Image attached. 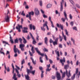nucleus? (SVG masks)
Here are the masks:
<instances>
[{
    "mask_svg": "<svg viewBox=\"0 0 80 80\" xmlns=\"http://www.w3.org/2000/svg\"><path fill=\"white\" fill-rule=\"evenodd\" d=\"M10 18H11L10 17V13L9 12V11L8 10L7 15L6 16L5 18V21H6L7 22H9Z\"/></svg>",
    "mask_w": 80,
    "mask_h": 80,
    "instance_id": "obj_1",
    "label": "nucleus"
},
{
    "mask_svg": "<svg viewBox=\"0 0 80 80\" xmlns=\"http://www.w3.org/2000/svg\"><path fill=\"white\" fill-rule=\"evenodd\" d=\"M76 73L75 74H74L73 75V76L71 77V79L72 80H73L75 77V75L77 74L78 76V78H79V76L80 75V72H78V68H77L76 69Z\"/></svg>",
    "mask_w": 80,
    "mask_h": 80,
    "instance_id": "obj_2",
    "label": "nucleus"
},
{
    "mask_svg": "<svg viewBox=\"0 0 80 80\" xmlns=\"http://www.w3.org/2000/svg\"><path fill=\"white\" fill-rule=\"evenodd\" d=\"M54 40H55V41H53V45H58V38H57L56 39H55V37L52 36Z\"/></svg>",
    "mask_w": 80,
    "mask_h": 80,
    "instance_id": "obj_3",
    "label": "nucleus"
},
{
    "mask_svg": "<svg viewBox=\"0 0 80 80\" xmlns=\"http://www.w3.org/2000/svg\"><path fill=\"white\" fill-rule=\"evenodd\" d=\"M34 15V12L33 11H32L29 12L28 14H27L26 15V17H29V18L30 20H31V15Z\"/></svg>",
    "mask_w": 80,
    "mask_h": 80,
    "instance_id": "obj_4",
    "label": "nucleus"
},
{
    "mask_svg": "<svg viewBox=\"0 0 80 80\" xmlns=\"http://www.w3.org/2000/svg\"><path fill=\"white\" fill-rule=\"evenodd\" d=\"M16 28L18 30V31L19 32H21V30H20L21 28L22 29H23L22 25H20L19 24L18 25V26H16Z\"/></svg>",
    "mask_w": 80,
    "mask_h": 80,
    "instance_id": "obj_5",
    "label": "nucleus"
},
{
    "mask_svg": "<svg viewBox=\"0 0 80 80\" xmlns=\"http://www.w3.org/2000/svg\"><path fill=\"white\" fill-rule=\"evenodd\" d=\"M34 12L36 15H40V11L38 8H35L34 10Z\"/></svg>",
    "mask_w": 80,
    "mask_h": 80,
    "instance_id": "obj_6",
    "label": "nucleus"
},
{
    "mask_svg": "<svg viewBox=\"0 0 80 80\" xmlns=\"http://www.w3.org/2000/svg\"><path fill=\"white\" fill-rule=\"evenodd\" d=\"M25 44H20L19 47L21 48L22 51H25V49H24V47H25Z\"/></svg>",
    "mask_w": 80,
    "mask_h": 80,
    "instance_id": "obj_7",
    "label": "nucleus"
},
{
    "mask_svg": "<svg viewBox=\"0 0 80 80\" xmlns=\"http://www.w3.org/2000/svg\"><path fill=\"white\" fill-rule=\"evenodd\" d=\"M57 78L58 80H60L61 79V76H60V73L58 72H56Z\"/></svg>",
    "mask_w": 80,
    "mask_h": 80,
    "instance_id": "obj_8",
    "label": "nucleus"
},
{
    "mask_svg": "<svg viewBox=\"0 0 80 80\" xmlns=\"http://www.w3.org/2000/svg\"><path fill=\"white\" fill-rule=\"evenodd\" d=\"M29 27L30 28V30H32V28L33 30H35L36 28L35 26L34 25H32V24H30L29 25Z\"/></svg>",
    "mask_w": 80,
    "mask_h": 80,
    "instance_id": "obj_9",
    "label": "nucleus"
},
{
    "mask_svg": "<svg viewBox=\"0 0 80 80\" xmlns=\"http://www.w3.org/2000/svg\"><path fill=\"white\" fill-rule=\"evenodd\" d=\"M27 72L28 74L29 73H32L33 75H34L35 72V70H34V71H31V70L27 69Z\"/></svg>",
    "mask_w": 80,
    "mask_h": 80,
    "instance_id": "obj_10",
    "label": "nucleus"
},
{
    "mask_svg": "<svg viewBox=\"0 0 80 80\" xmlns=\"http://www.w3.org/2000/svg\"><path fill=\"white\" fill-rule=\"evenodd\" d=\"M29 34H30L32 39H33V43L34 45H35L36 43H37V42L34 39V38H33V35H32V33L31 32H29Z\"/></svg>",
    "mask_w": 80,
    "mask_h": 80,
    "instance_id": "obj_11",
    "label": "nucleus"
},
{
    "mask_svg": "<svg viewBox=\"0 0 80 80\" xmlns=\"http://www.w3.org/2000/svg\"><path fill=\"white\" fill-rule=\"evenodd\" d=\"M62 2H61V8H60V10L61 12L63 11V3L64 2V0H62Z\"/></svg>",
    "mask_w": 80,
    "mask_h": 80,
    "instance_id": "obj_12",
    "label": "nucleus"
},
{
    "mask_svg": "<svg viewBox=\"0 0 80 80\" xmlns=\"http://www.w3.org/2000/svg\"><path fill=\"white\" fill-rule=\"evenodd\" d=\"M60 61L61 63L62 64V65L63 66V65H64V62H65V57L63 58V59H60Z\"/></svg>",
    "mask_w": 80,
    "mask_h": 80,
    "instance_id": "obj_13",
    "label": "nucleus"
},
{
    "mask_svg": "<svg viewBox=\"0 0 80 80\" xmlns=\"http://www.w3.org/2000/svg\"><path fill=\"white\" fill-rule=\"evenodd\" d=\"M47 24H48V22H47V21H46L45 22V23H44L43 24V27H45L46 26L48 30H49V28H48V26H47Z\"/></svg>",
    "mask_w": 80,
    "mask_h": 80,
    "instance_id": "obj_14",
    "label": "nucleus"
},
{
    "mask_svg": "<svg viewBox=\"0 0 80 80\" xmlns=\"http://www.w3.org/2000/svg\"><path fill=\"white\" fill-rule=\"evenodd\" d=\"M15 70L16 72L17 73V75L19 77V78H20L21 77V74H19V72H18V70L16 68Z\"/></svg>",
    "mask_w": 80,
    "mask_h": 80,
    "instance_id": "obj_15",
    "label": "nucleus"
},
{
    "mask_svg": "<svg viewBox=\"0 0 80 80\" xmlns=\"http://www.w3.org/2000/svg\"><path fill=\"white\" fill-rule=\"evenodd\" d=\"M66 75L68 77H70V76H71V74H70V70H69V71L68 74V71L66 69Z\"/></svg>",
    "mask_w": 80,
    "mask_h": 80,
    "instance_id": "obj_16",
    "label": "nucleus"
},
{
    "mask_svg": "<svg viewBox=\"0 0 80 80\" xmlns=\"http://www.w3.org/2000/svg\"><path fill=\"white\" fill-rule=\"evenodd\" d=\"M52 7V4L49 3L47 4L46 6V8H51Z\"/></svg>",
    "mask_w": 80,
    "mask_h": 80,
    "instance_id": "obj_17",
    "label": "nucleus"
},
{
    "mask_svg": "<svg viewBox=\"0 0 80 80\" xmlns=\"http://www.w3.org/2000/svg\"><path fill=\"white\" fill-rule=\"evenodd\" d=\"M62 35L63 37L64 38V39L65 40V41H67V36L65 35H64V34H63V32H62Z\"/></svg>",
    "mask_w": 80,
    "mask_h": 80,
    "instance_id": "obj_18",
    "label": "nucleus"
},
{
    "mask_svg": "<svg viewBox=\"0 0 80 80\" xmlns=\"http://www.w3.org/2000/svg\"><path fill=\"white\" fill-rule=\"evenodd\" d=\"M10 35V41L11 42V43H13V39H12V36H11V35L10 34H9Z\"/></svg>",
    "mask_w": 80,
    "mask_h": 80,
    "instance_id": "obj_19",
    "label": "nucleus"
},
{
    "mask_svg": "<svg viewBox=\"0 0 80 80\" xmlns=\"http://www.w3.org/2000/svg\"><path fill=\"white\" fill-rule=\"evenodd\" d=\"M64 15L66 18L65 19H66L67 20H68V18L67 17V13H66V11H64Z\"/></svg>",
    "mask_w": 80,
    "mask_h": 80,
    "instance_id": "obj_20",
    "label": "nucleus"
},
{
    "mask_svg": "<svg viewBox=\"0 0 80 80\" xmlns=\"http://www.w3.org/2000/svg\"><path fill=\"white\" fill-rule=\"evenodd\" d=\"M13 79H14V80H17V78H16V73H15L13 77Z\"/></svg>",
    "mask_w": 80,
    "mask_h": 80,
    "instance_id": "obj_21",
    "label": "nucleus"
},
{
    "mask_svg": "<svg viewBox=\"0 0 80 80\" xmlns=\"http://www.w3.org/2000/svg\"><path fill=\"white\" fill-rule=\"evenodd\" d=\"M31 59L32 60V62L33 64L34 65L36 64V62L34 61V60L33 59V58L32 57H31Z\"/></svg>",
    "mask_w": 80,
    "mask_h": 80,
    "instance_id": "obj_22",
    "label": "nucleus"
},
{
    "mask_svg": "<svg viewBox=\"0 0 80 80\" xmlns=\"http://www.w3.org/2000/svg\"><path fill=\"white\" fill-rule=\"evenodd\" d=\"M55 52L56 55H57L58 57H60V54H59V51H58L57 50H55Z\"/></svg>",
    "mask_w": 80,
    "mask_h": 80,
    "instance_id": "obj_23",
    "label": "nucleus"
},
{
    "mask_svg": "<svg viewBox=\"0 0 80 80\" xmlns=\"http://www.w3.org/2000/svg\"><path fill=\"white\" fill-rule=\"evenodd\" d=\"M24 41H23V43H24L25 44V43H26L27 42V40H26V39H25L24 38V37H22Z\"/></svg>",
    "mask_w": 80,
    "mask_h": 80,
    "instance_id": "obj_24",
    "label": "nucleus"
},
{
    "mask_svg": "<svg viewBox=\"0 0 80 80\" xmlns=\"http://www.w3.org/2000/svg\"><path fill=\"white\" fill-rule=\"evenodd\" d=\"M68 67H69V65L68 64L64 66L65 69H67Z\"/></svg>",
    "mask_w": 80,
    "mask_h": 80,
    "instance_id": "obj_25",
    "label": "nucleus"
},
{
    "mask_svg": "<svg viewBox=\"0 0 80 80\" xmlns=\"http://www.w3.org/2000/svg\"><path fill=\"white\" fill-rule=\"evenodd\" d=\"M47 42H48V39H47V38L46 37L45 38V42L46 44L47 45Z\"/></svg>",
    "mask_w": 80,
    "mask_h": 80,
    "instance_id": "obj_26",
    "label": "nucleus"
},
{
    "mask_svg": "<svg viewBox=\"0 0 80 80\" xmlns=\"http://www.w3.org/2000/svg\"><path fill=\"white\" fill-rule=\"evenodd\" d=\"M25 77L27 80H28L30 78V77L28 76V75H25Z\"/></svg>",
    "mask_w": 80,
    "mask_h": 80,
    "instance_id": "obj_27",
    "label": "nucleus"
},
{
    "mask_svg": "<svg viewBox=\"0 0 80 80\" xmlns=\"http://www.w3.org/2000/svg\"><path fill=\"white\" fill-rule=\"evenodd\" d=\"M35 50L38 53L40 52L38 50V49L37 48H35Z\"/></svg>",
    "mask_w": 80,
    "mask_h": 80,
    "instance_id": "obj_28",
    "label": "nucleus"
},
{
    "mask_svg": "<svg viewBox=\"0 0 80 80\" xmlns=\"http://www.w3.org/2000/svg\"><path fill=\"white\" fill-rule=\"evenodd\" d=\"M65 31L66 32V35H67V36H69V35H68V31H67V29H65Z\"/></svg>",
    "mask_w": 80,
    "mask_h": 80,
    "instance_id": "obj_29",
    "label": "nucleus"
},
{
    "mask_svg": "<svg viewBox=\"0 0 80 80\" xmlns=\"http://www.w3.org/2000/svg\"><path fill=\"white\" fill-rule=\"evenodd\" d=\"M59 37L60 42H62L63 38L62 37H61V36H60V35H59Z\"/></svg>",
    "mask_w": 80,
    "mask_h": 80,
    "instance_id": "obj_30",
    "label": "nucleus"
},
{
    "mask_svg": "<svg viewBox=\"0 0 80 80\" xmlns=\"http://www.w3.org/2000/svg\"><path fill=\"white\" fill-rule=\"evenodd\" d=\"M12 67L13 68V72H12V73H14V71L15 70V68H14V66H13V64L12 63Z\"/></svg>",
    "mask_w": 80,
    "mask_h": 80,
    "instance_id": "obj_31",
    "label": "nucleus"
},
{
    "mask_svg": "<svg viewBox=\"0 0 80 80\" xmlns=\"http://www.w3.org/2000/svg\"><path fill=\"white\" fill-rule=\"evenodd\" d=\"M72 29L74 30H76V31H77V27L75 26L73 27Z\"/></svg>",
    "mask_w": 80,
    "mask_h": 80,
    "instance_id": "obj_32",
    "label": "nucleus"
},
{
    "mask_svg": "<svg viewBox=\"0 0 80 80\" xmlns=\"http://www.w3.org/2000/svg\"><path fill=\"white\" fill-rule=\"evenodd\" d=\"M39 5L41 7H42V5H43V3H42V1H39Z\"/></svg>",
    "mask_w": 80,
    "mask_h": 80,
    "instance_id": "obj_33",
    "label": "nucleus"
},
{
    "mask_svg": "<svg viewBox=\"0 0 80 80\" xmlns=\"http://www.w3.org/2000/svg\"><path fill=\"white\" fill-rule=\"evenodd\" d=\"M33 48H34L32 46L31 48V51H32V53H35V51H34V50L33 49Z\"/></svg>",
    "mask_w": 80,
    "mask_h": 80,
    "instance_id": "obj_34",
    "label": "nucleus"
},
{
    "mask_svg": "<svg viewBox=\"0 0 80 80\" xmlns=\"http://www.w3.org/2000/svg\"><path fill=\"white\" fill-rule=\"evenodd\" d=\"M65 72H64L62 74V78H65Z\"/></svg>",
    "mask_w": 80,
    "mask_h": 80,
    "instance_id": "obj_35",
    "label": "nucleus"
},
{
    "mask_svg": "<svg viewBox=\"0 0 80 80\" xmlns=\"http://www.w3.org/2000/svg\"><path fill=\"white\" fill-rule=\"evenodd\" d=\"M15 43H18V38H17L16 39L14 40Z\"/></svg>",
    "mask_w": 80,
    "mask_h": 80,
    "instance_id": "obj_36",
    "label": "nucleus"
},
{
    "mask_svg": "<svg viewBox=\"0 0 80 80\" xmlns=\"http://www.w3.org/2000/svg\"><path fill=\"white\" fill-rule=\"evenodd\" d=\"M16 45L14 46V53H17V51H16Z\"/></svg>",
    "mask_w": 80,
    "mask_h": 80,
    "instance_id": "obj_37",
    "label": "nucleus"
},
{
    "mask_svg": "<svg viewBox=\"0 0 80 80\" xmlns=\"http://www.w3.org/2000/svg\"><path fill=\"white\" fill-rule=\"evenodd\" d=\"M2 43H3V44H7L8 45H9V44H8V43L6 41H2Z\"/></svg>",
    "mask_w": 80,
    "mask_h": 80,
    "instance_id": "obj_38",
    "label": "nucleus"
},
{
    "mask_svg": "<svg viewBox=\"0 0 80 80\" xmlns=\"http://www.w3.org/2000/svg\"><path fill=\"white\" fill-rule=\"evenodd\" d=\"M74 24V23L73 21H72L70 22V25L73 27V24Z\"/></svg>",
    "mask_w": 80,
    "mask_h": 80,
    "instance_id": "obj_39",
    "label": "nucleus"
},
{
    "mask_svg": "<svg viewBox=\"0 0 80 80\" xmlns=\"http://www.w3.org/2000/svg\"><path fill=\"white\" fill-rule=\"evenodd\" d=\"M71 40L72 42H73V44H74V45H75V40L73 39V38H71Z\"/></svg>",
    "mask_w": 80,
    "mask_h": 80,
    "instance_id": "obj_40",
    "label": "nucleus"
},
{
    "mask_svg": "<svg viewBox=\"0 0 80 80\" xmlns=\"http://www.w3.org/2000/svg\"><path fill=\"white\" fill-rule=\"evenodd\" d=\"M46 72H50L51 70H52L51 68L49 69V68H47L46 69Z\"/></svg>",
    "mask_w": 80,
    "mask_h": 80,
    "instance_id": "obj_41",
    "label": "nucleus"
},
{
    "mask_svg": "<svg viewBox=\"0 0 80 80\" xmlns=\"http://www.w3.org/2000/svg\"><path fill=\"white\" fill-rule=\"evenodd\" d=\"M40 60L41 63H43V60H42V57H40Z\"/></svg>",
    "mask_w": 80,
    "mask_h": 80,
    "instance_id": "obj_42",
    "label": "nucleus"
},
{
    "mask_svg": "<svg viewBox=\"0 0 80 80\" xmlns=\"http://www.w3.org/2000/svg\"><path fill=\"white\" fill-rule=\"evenodd\" d=\"M69 2L72 4V5H74V3L73 1L72 0H69Z\"/></svg>",
    "mask_w": 80,
    "mask_h": 80,
    "instance_id": "obj_43",
    "label": "nucleus"
},
{
    "mask_svg": "<svg viewBox=\"0 0 80 80\" xmlns=\"http://www.w3.org/2000/svg\"><path fill=\"white\" fill-rule=\"evenodd\" d=\"M21 14L22 15H23V16H25V14L24 13V11H22V13H21Z\"/></svg>",
    "mask_w": 80,
    "mask_h": 80,
    "instance_id": "obj_44",
    "label": "nucleus"
},
{
    "mask_svg": "<svg viewBox=\"0 0 80 80\" xmlns=\"http://www.w3.org/2000/svg\"><path fill=\"white\" fill-rule=\"evenodd\" d=\"M62 25L61 24H58V23L57 24V26L59 28H60L61 26Z\"/></svg>",
    "mask_w": 80,
    "mask_h": 80,
    "instance_id": "obj_45",
    "label": "nucleus"
},
{
    "mask_svg": "<svg viewBox=\"0 0 80 80\" xmlns=\"http://www.w3.org/2000/svg\"><path fill=\"white\" fill-rule=\"evenodd\" d=\"M66 19L65 18H61V20L63 21V22L64 23Z\"/></svg>",
    "mask_w": 80,
    "mask_h": 80,
    "instance_id": "obj_46",
    "label": "nucleus"
},
{
    "mask_svg": "<svg viewBox=\"0 0 80 80\" xmlns=\"http://www.w3.org/2000/svg\"><path fill=\"white\" fill-rule=\"evenodd\" d=\"M44 27L43 26V28H42V27H41V30H42V31H45V28H44Z\"/></svg>",
    "mask_w": 80,
    "mask_h": 80,
    "instance_id": "obj_47",
    "label": "nucleus"
},
{
    "mask_svg": "<svg viewBox=\"0 0 80 80\" xmlns=\"http://www.w3.org/2000/svg\"><path fill=\"white\" fill-rule=\"evenodd\" d=\"M23 5L24 6H26V5H27V2L25 1H24L23 3Z\"/></svg>",
    "mask_w": 80,
    "mask_h": 80,
    "instance_id": "obj_48",
    "label": "nucleus"
},
{
    "mask_svg": "<svg viewBox=\"0 0 80 80\" xmlns=\"http://www.w3.org/2000/svg\"><path fill=\"white\" fill-rule=\"evenodd\" d=\"M43 51L44 52H48V49L46 48H44L43 49Z\"/></svg>",
    "mask_w": 80,
    "mask_h": 80,
    "instance_id": "obj_49",
    "label": "nucleus"
},
{
    "mask_svg": "<svg viewBox=\"0 0 80 80\" xmlns=\"http://www.w3.org/2000/svg\"><path fill=\"white\" fill-rule=\"evenodd\" d=\"M38 54H39V55H41L42 57H43V56H44V54L43 53H42L40 52L38 53Z\"/></svg>",
    "mask_w": 80,
    "mask_h": 80,
    "instance_id": "obj_50",
    "label": "nucleus"
},
{
    "mask_svg": "<svg viewBox=\"0 0 80 80\" xmlns=\"http://www.w3.org/2000/svg\"><path fill=\"white\" fill-rule=\"evenodd\" d=\"M16 52H18V53H20V51H19V50H18V48H16Z\"/></svg>",
    "mask_w": 80,
    "mask_h": 80,
    "instance_id": "obj_51",
    "label": "nucleus"
},
{
    "mask_svg": "<svg viewBox=\"0 0 80 80\" xmlns=\"http://www.w3.org/2000/svg\"><path fill=\"white\" fill-rule=\"evenodd\" d=\"M69 18L70 19H71H71H72L73 18V17H72V14H69Z\"/></svg>",
    "mask_w": 80,
    "mask_h": 80,
    "instance_id": "obj_52",
    "label": "nucleus"
},
{
    "mask_svg": "<svg viewBox=\"0 0 80 80\" xmlns=\"http://www.w3.org/2000/svg\"><path fill=\"white\" fill-rule=\"evenodd\" d=\"M43 17H44V18H48V16H47L45 15V14H43Z\"/></svg>",
    "mask_w": 80,
    "mask_h": 80,
    "instance_id": "obj_53",
    "label": "nucleus"
},
{
    "mask_svg": "<svg viewBox=\"0 0 80 80\" xmlns=\"http://www.w3.org/2000/svg\"><path fill=\"white\" fill-rule=\"evenodd\" d=\"M29 54L30 55V56H33V53H32L31 52H30V51H29Z\"/></svg>",
    "mask_w": 80,
    "mask_h": 80,
    "instance_id": "obj_54",
    "label": "nucleus"
},
{
    "mask_svg": "<svg viewBox=\"0 0 80 80\" xmlns=\"http://www.w3.org/2000/svg\"><path fill=\"white\" fill-rule=\"evenodd\" d=\"M22 32L23 33H28V31L26 30H23Z\"/></svg>",
    "mask_w": 80,
    "mask_h": 80,
    "instance_id": "obj_55",
    "label": "nucleus"
},
{
    "mask_svg": "<svg viewBox=\"0 0 80 80\" xmlns=\"http://www.w3.org/2000/svg\"><path fill=\"white\" fill-rule=\"evenodd\" d=\"M49 61L50 63H53V61L50 59H49Z\"/></svg>",
    "mask_w": 80,
    "mask_h": 80,
    "instance_id": "obj_56",
    "label": "nucleus"
},
{
    "mask_svg": "<svg viewBox=\"0 0 80 80\" xmlns=\"http://www.w3.org/2000/svg\"><path fill=\"white\" fill-rule=\"evenodd\" d=\"M23 63H25V60L24 59H23L22 61L21 64H22V65H23Z\"/></svg>",
    "mask_w": 80,
    "mask_h": 80,
    "instance_id": "obj_57",
    "label": "nucleus"
},
{
    "mask_svg": "<svg viewBox=\"0 0 80 80\" xmlns=\"http://www.w3.org/2000/svg\"><path fill=\"white\" fill-rule=\"evenodd\" d=\"M47 68H50V64H49L48 65H47Z\"/></svg>",
    "mask_w": 80,
    "mask_h": 80,
    "instance_id": "obj_58",
    "label": "nucleus"
},
{
    "mask_svg": "<svg viewBox=\"0 0 80 80\" xmlns=\"http://www.w3.org/2000/svg\"><path fill=\"white\" fill-rule=\"evenodd\" d=\"M8 55H10V52L8 51H7V52H6V55H8Z\"/></svg>",
    "mask_w": 80,
    "mask_h": 80,
    "instance_id": "obj_59",
    "label": "nucleus"
},
{
    "mask_svg": "<svg viewBox=\"0 0 80 80\" xmlns=\"http://www.w3.org/2000/svg\"><path fill=\"white\" fill-rule=\"evenodd\" d=\"M67 44L68 45H72V44H71V42H70V41L69 42V43L67 42Z\"/></svg>",
    "mask_w": 80,
    "mask_h": 80,
    "instance_id": "obj_60",
    "label": "nucleus"
},
{
    "mask_svg": "<svg viewBox=\"0 0 80 80\" xmlns=\"http://www.w3.org/2000/svg\"><path fill=\"white\" fill-rule=\"evenodd\" d=\"M59 48H62V45L60 44L59 45Z\"/></svg>",
    "mask_w": 80,
    "mask_h": 80,
    "instance_id": "obj_61",
    "label": "nucleus"
},
{
    "mask_svg": "<svg viewBox=\"0 0 80 80\" xmlns=\"http://www.w3.org/2000/svg\"><path fill=\"white\" fill-rule=\"evenodd\" d=\"M51 17L50 16H49V21H50L51 22H52V20H51Z\"/></svg>",
    "mask_w": 80,
    "mask_h": 80,
    "instance_id": "obj_62",
    "label": "nucleus"
},
{
    "mask_svg": "<svg viewBox=\"0 0 80 80\" xmlns=\"http://www.w3.org/2000/svg\"><path fill=\"white\" fill-rule=\"evenodd\" d=\"M53 42V41L52 40V39H50V42L51 43H52Z\"/></svg>",
    "mask_w": 80,
    "mask_h": 80,
    "instance_id": "obj_63",
    "label": "nucleus"
},
{
    "mask_svg": "<svg viewBox=\"0 0 80 80\" xmlns=\"http://www.w3.org/2000/svg\"><path fill=\"white\" fill-rule=\"evenodd\" d=\"M67 55V52H64V56H66Z\"/></svg>",
    "mask_w": 80,
    "mask_h": 80,
    "instance_id": "obj_64",
    "label": "nucleus"
}]
</instances>
